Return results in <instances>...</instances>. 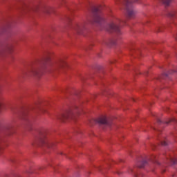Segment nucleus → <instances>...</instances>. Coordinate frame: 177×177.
<instances>
[{
	"label": "nucleus",
	"mask_w": 177,
	"mask_h": 177,
	"mask_svg": "<svg viewBox=\"0 0 177 177\" xmlns=\"http://www.w3.org/2000/svg\"><path fill=\"white\" fill-rule=\"evenodd\" d=\"M71 115H73V113L71 111H66L62 114V120H68V118H71Z\"/></svg>",
	"instance_id": "obj_1"
},
{
	"label": "nucleus",
	"mask_w": 177,
	"mask_h": 177,
	"mask_svg": "<svg viewBox=\"0 0 177 177\" xmlns=\"http://www.w3.org/2000/svg\"><path fill=\"white\" fill-rule=\"evenodd\" d=\"M98 124H106L107 122V118L106 116H101L97 119Z\"/></svg>",
	"instance_id": "obj_2"
},
{
	"label": "nucleus",
	"mask_w": 177,
	"mask_h": 177,
	"mask_svg": "<svg viewBox=\"0 0 177 177\" xmlns=\"http://www.w3.org/2000/svg\"><path fill=\"white\" fill-rule=\"evenodd\" d=\"M164 3H165L167 5V3L165 2Z\"/></svg>",
	"instance_id": "obj_3"
}]
</instances>
